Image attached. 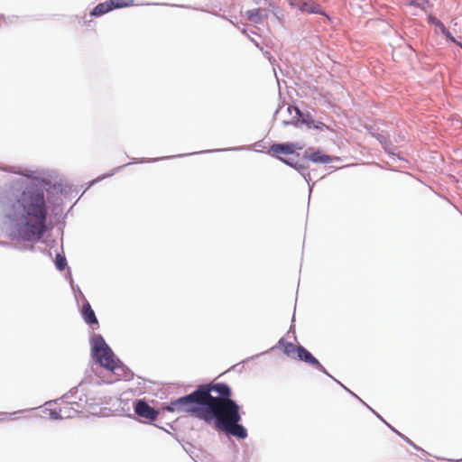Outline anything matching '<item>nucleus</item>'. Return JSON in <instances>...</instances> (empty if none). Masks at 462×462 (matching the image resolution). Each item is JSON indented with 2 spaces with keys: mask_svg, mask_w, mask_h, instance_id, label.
Listing matches in <instances>:
<instances>
[{
  "mask_svg": "<svg viewBox=\"0 0 462 462\" xmlns=\"http://www.w3.org/2000/svg\"><path fill=\"white\" fill-rule=\"evenodd\" d=\"M25 179L14 180L6 206V216L12 224V240L32 242L40 240L47 230L48 206L45 191L54 186L44 171L21 172Z\"/></svg>",
  "mask_w": 462,
  "mask_h": 462,
  "instance_id": "nucleus-1",
  "label": "nucleus"
},
{
  "mask_svg": "<svg viewBox=\"0 0 462 462\" xmlns=\"http://www.w3.org/2000/svg\"><path fill=\"white\" fill-rule=\"evenodd\" d=\"M91 356L97 363L113 372L119 379L129 381L134 378V373L119 359H114V353L100 334L90 337Z\"/></svg>",
  "mask_w": 462,
  "mask_h": 462,
  "instance_id": "nucleus-2",
  "label": "nucleus"
},
{
  "mask_svg": "<svg viewBox=\"0 0 462 462\" xmlns=\"http://www.w3.org/2000/svg\"><path fill=\"white\" fill-rule=\"evenodd\" d=\"M202 420L207 423L214 422L216 428L221 430L222 424H228L240 421V406L233 399L217 405L206 404L205 410L201 411Z\"/></svg>",
  "mask_w": 462,
  "mask_h": 462,
  "instance_id": "nucleus-3",
  "label": "nucleus"
},
{
  "mask_svg": "<svg viewBox=\"0 0 462 462\" xmlns=\"http://www.w3.org/2000/svg\"><path fill=\"white\" fill-rule=\"evenodd\" d=\"M200 392L201 390L198 387L192 393L171 401L168 405L163 407V410L170 412L186 411L202 420L201 411L205 410L206 404L202 402L203 400L200 397Z\"/></svg>",
  "mask_w": 462,
  "mask_h": 462,
  "instance_id": "nucleus-4",
  "label": "nucleus"
},
{
  "mask_svg": "<svg viewBox=\"0 0 462 462\" xmlns=\"http://www.w3.org/2000/svg\"><path fill=\"white\" fill-rule=\"evenodd\" d=\"M200 397L205 404L217 405L231 399V388L225 383H206L199 386Z\"/></svg>",
  "mask_w": 462,
  "mask_h": 462,
  "instance_id": "nucleus-5",
  "label": "nucleus"
},
{
  "mask_svg": "<svg viewBox=\"0 0 462 462\" xmlns=\"http://www.w3.org/2000/svg\"><path fill=\"white\" fill-rule=\"evenodd\" d=\"M287 111L291 115H292V113L294 112L295 116L292 117L291 121L283 120L282 125L284 126H287L289 125H293L295 126H299L300 125H305L308 129H316L319 131L323 130L324 128H328L324 123L315 120L310 113H302L297 106H289Z\"/></svg>",
  "mask_w": 462,
  "mask_h": 462,
  "instance_id": "nucleus-6",
  "label": "nucleus"
},
{
  "mask_svg": "<svg viewBox=\"0 0 462 462\" xmlns=\"http://www.w3.org/2000/svg\"><path fill=\"white\" fill-rule=\"evenodd\" d=\"M296 157L297 159L295 157L284 158L280 155H276V158L282 162L297 171L310 185V174L308 172L310 163L307 160V156L303 153V155L300 157V153H297Z\"/></svg>",
  "mask_w": 462,
  "mask_h": 462,
  "instance_id": "nucleus-7",
  "label": "nucleus"
},
{
  "mask_svg": "<svg viewBox=\"0 0 462 462\" xmlns=\"http://www.w3.org/2000/svg\"><path fill=\"white\" fill-rule=\"evenodd\" d=\"M134 411L136 415L151 424H152L159 415V411L149 405L144 399H138L134 402Z\"/></svg>",
  "mask_w": 462,
  "mask_h": 462,
  "instance_id": "nucleus-8",
  "label": "nucleus"
},
{
  "mask_svg": "<svg viewBox=\"0 0 462 462\" xmlns=\"http://www.w3.org/2000/svg\"><path fill=\"white\" fill-rule=\"evenodd\" d=\"M222 427L223 428L219 430L227 436H233L240 439H245L248 436L247 430L242 424H240V421L222 424Z\"/></svg>",
  "mask_w": 462,
  "mask_h": 462,
  "instance_id": "nucleus-9",
  "label": "nucleus"
},
{
  "mask_svg": "<svg viewBox=\"0 0 462 462\" xmlns=\"http://www.w3.org/2000/svg\"><path fill=\"white\" fill-rule=\"evenodd\" d=\"M304 154L307 156L308 162H312L314 163L327 164L338 160L337 157H331L328 154H324L319 150L312 151L311 148L307 149L304 152Z\"/></svg>",
  "mask_w": 462,
  "mask_h": 462,
  "instance_id": "nucleus-10",
  "label": "nucleus"
},
{
  "mask_svg": "<svg viewBox=\"0 0 462 462\" xmlns=\"http://www.w3.org/2000/svg\"><path fill=\"white\" fill-rule=\"evenodd\" d=\"M296 149H301V146H298L295 143H273L270 146L269 153L289 155L294 154Z\"/></svg>",
  "mask_w": 462,
  "mask_h": 462,
  "instance_id": "nucleus-11",
  "label": "nucleus"
},
{
  "mask_svg": "<svg viewBox=\"0 0 462 462\" xmlns=\"http://www.w3.org/2000/svg\"><path fill=\"white\" fill-rule=\"evenodd\" d=\"M81 315L84 319V321L89 325V326H98V320L97 319V316L94 312V310L91 308L90 303L85 300V302H83L82 310H81Z\"/></svg>",
  "mask_w": 462,
  "mask_h": 462,
  "instance_id": "nucleus-12",
  "label": "nucleus"
},
{
  "mask_svg": "<svg viewBox=\"0 0 462 462\" xmlns=\"http://www.w3.org/2000/svg\"><path fill=\"white\" fill-rule=\"evenodd\" d=\"M300 11L301 13H308V14H320L325 15L328 20H330L329 16L326 14L324 10L320 7L319 5L314 4L308 0H303V3L300 4Z\"/></svg>",
  "mask_w": 462,
  "mask_h": 462,
  "instance_id": "nucleus-13",
  "label": "nucleus"
},
{
  "mask_svg": "<svg viewBox=\"0 0 462 462\" xmlns=\"http://www.w3.org/2000/svg\"><path fill=\"white\" fill-rule=\"evenodd\" d=\"M245 15L251 23H262L265 19H267L268 13L265 9L256 8L246 11Z\"/></svg>",
  "mask_w": 462,
  "mask_h": 462,
  "instance_id": "nucleus-14",
  "label": "nucleus"
},
{
  "mask_svg": "<svg viewBox=\"0 0 462 462\" xmlns=\"http://www.w3.org/2000/svg\"><path fill=\"white\" fill-rule=\"evenodd\" d=\"M428 22H429V23L433 24V25L437 26L438 28H439L441 33L447 39L450 40L452 42L457 43L456 39L452 36L451 32L446 28V26L440 20H439L437 17H435L433 15H429Z\"/></svg>",
  "mask_w": 462,
  "mask_h": 462,
  "instance_id": "nucleus-15",
  "label": "nucleus"
},
{
  "mask_svg": "<svg viewBox=\"0 0 462 462\" xmlns=\"http://www.w3.org/2000/svg\"><path fill=\"white\" fill-rule=\"evenodd\" d=\"M373 136L375 137L376 140L379 141V143L382 144L384 151L388 152L389 153L393 154V151L395 149V147L393 145L388 135H386L383 133H374Z\"/></svg>",
  "mask_w": 462,
  "mask_h": 462,
  "instance_id": "nucleus-16",
  "label": "nucleus"
},
{
  "mask_svg": "<svg viewBox=\"0 0 462 462\" xmlns=\"http://www.w3.org/2000/svg\"><path fill=\"white\" fill-rule=\"evenodd\" d=\"M112 11L109 1H106L104 3H100L96 5L93 10L90 12L91 16H101L108 12Z\"/></svg>",
  "mask_w": 462,
  "mask_h": 462,
  "instance_id": "nucleus-17",
  "label": "nucleus"
},
{
  "mask_svg": "<svg viewBox=\"0 0 462 462\" xmlns=\"http://www.w3.org/2000/svg\"><path fill=\"white\" fill-rule=\"evenodd\" d=\"M296 352L298 359L304 363H307L309 360H310L311 356H313V355L302 346H298Z\"/></svg>",
  "mask_w": 462,
  "mask_h": 462,
  "instance_id": "nucleus-18",
  "label": "nucleus"
},
{
  "mask_svg": "<svg viewBox=\"0 0 462 462\" xmlns=\"http://www.w3.org/2000/svg\"><path fill=\"white\" fill-rule=\"evenodd\" d=\"M278 345L279 346L283 347V352L288 356L291 355L292 352H296V348L298 346L291 342H287L284 338H281L278 341Z\"/></svg>",
  "mask_w": 462,
  "mask_h": 462,
  "instance_id": "nucleus-19",
  "label": "nucleus"
},
{
  "mask_svg": "<svg viewBox=\"0 0 462 462\" xmlns=\"http://www.w3.org/2000/svg\"><path fill=\"white\" fill-rule=\"evenodd\" d=\"M133 3L134 0H109L111 10H114L116 8L127 7L132 5Z\"/></svg>",
  "mask_w": 462,
  "mask_h": 462,
  "instance_id": "nucleus-20",
  "label": "nucleus"
},
{
  "mask_svg": "<svg viewBox=\"0 0 462 462\" xmlns=\"http://www.w3.org/2000/svg\"><path fill=\"white\" fill-rule=\"evenodd\" d=\"M307 364L310 365L317 370L320 371L321 373L325 374L328 377H332L330 374L326 370V368L320 364V362L313 356H311L310 360L307 362Z\"/></svg>",
  "mask_w": 462,
  "mask_h": 462,
  "instance_id": "nucleus-21",
  "label": "nucleus"
},
{
  "mask_svg": "<svg viewBox=\"0 0 462 462\" xmlns=\"http://www.w3.org/2000/svg\"><path fill=\"white\" fill-rule=\"evenodd\" d=\"M60 411L62 419L72 418L78 413V411L70 407L68 403L60 407Z\"/></svg>",
  "mask_w": 462,
  "mask_h": 462,
  "instance_id": "nucleus-22",
  "label": "nucleus"
},
{
  "mask_svg": "<svg viewBox=\"0 0 462 462\" xmlns=\"http://www.w3.org/2000/svg\"><path fill=\"white\" fill-rule=\"evenodd\" d=\"M55 266L59 271H63L67 266L66 257L60 254L55 256Z\"/></svg>",
  "mask_w": 462,
  "mask_h": 462,
  "instance_id": "nucleus-23",
  "label": "nucleus"
},
{
  "mask_svg": "<svg viewBox=\"0 0 462 462\" xmlns=\"http://www.w3.org/2000/svg\"><path fill=\"white\" fill-rule=\"evenodd\" d=\"M428 0H409V5L425 10Z\"/></svg>",
  "mask_w": 462,
  "mask_h": 462,
  "instance_id": "nucleus-24",
  "label": "nucleus"
},
{
  "mask_svg": "<svg viewBox=\"0 0 462 462\" xmlns=\"http://www.w3.org/2000/svg\"><path fill=\"white\" fill-rule=\"evenodd\" d=\"M0 245L6 247V248H14V249H18V250H25L26 249L25 246H20L17 245H14V244H12L10 242H6V241H0Z\"/></svg>",
  "mask_w": 462,
  "mask_h": 462,
  "instance_id": "nucleus-25",
  "label": "nucleus"
},
{
  "mask_svg": "<svg viewBox=\"0 0 462 462\" xmlns=\"http://www.w3.org/2000/svg\"><path fill=\"white\" fill-rule=\"evenodd\" d=\"M51 418L54 420H62L60 408L51 410Z\"/></svg>",
  "mask_w": 462,
  "mask_h": 462,
  "instance_id": "nucleus-26",
  "label": "nucleus"
},
{
  "mask_svg": "<svg viewBox=\"0 0 462 462\" xmlns=\"http://www.w3.org/2000/svg\"><path fill=\"white\" fill-rule=\"evenodd\" d=\"M243 149H244V147L239 146V147L227 148V149L208 150V151H205L204 152H222V151H240Z\"/></svg>",
  "mask_w": 462,
  "mask_h": 462,
  "instance_id": "nucleus-27",
  "label": "nucleus"
},
{
  "mask_svg": "<svg viewBox=\"0 0 462 462\" xmlns=\"http://www.w3.org/2000/svg\"><path fill=\"white\" fill-rule=\"evenodd\" d=\"M129 164H130V163H126V164H124L123 166H119V167H117L116 170H113V171H111L110 172L104 174V175H103L102 177H100L99 179H105V178H106V177H110V176L114 175L116 172L119 171L122 168H124V167H125V166H127V165H129Z\"/></svg>",
  "mask_w": 462,
  "mask_h": 462,
  "instance_id": "nucleus-28",
  "label": "nucleus"
},
{
  "mask_svg": "<svg viewBox=\"0 0 462 462\" xmlns=\"http://www.w3.org/2000/svg\"><path fill=\"white\" fill-rule=\"evenodd\" d=\"M302 3H303V0H291L290 5L293 8H297L298 10H300V4H302Z\"/></svg>",
  "mask_w": 462,
  "mask_h": 462,
  "instance_id": "nucleus-29",
  "label": "nucleus"
},
{
  "mask_svg": "<svg viewBox=\"0 0 462 462\" xmlns=\"http://www.w3.org/2000/svg\"><path fill=\"white\" fill-rule=\"evenodd\" d=\"M172 156H170V157H162V158H154V159H141L140 161H138L137 162H157L159 160H163V159H168V158H171Z\"/></svg>",
  "mask_w": 462,
  "mask_h": 462,
  "instance_id": "nucleus-30",
  "label": "nucleus"
},
{
  "mask_svg": "<svg viewBox=\"0 0 462 462\" xmlns=\"http://www.w3.org/2000/svg\"><path fill=\"white\" fill-rule=\"evenodd\" d=\"M404 440L411 445L412 448H414L417 450H422L420 447H418L415 443H413L409 438H404Z\"/></svg>",
  "mask_w": 462,
  "mask_h": 462,
  "instance_id": "nucleus-31",
  "label": "nucleus"
},
{
  "mask_svg": "<svg viewBox=\"0 0 462 462\" xmlns=\"http://www.w3.org/2000/svg\"><path fill=\"white\" fill-rule=\"evenodd\" d=\"M378 419H380L381 420H383L384 423L386 422L381 416L380 414H378L375 411H374L370 406H368L367 404L365 405Z\"/></svg>",
  "mask_w": 462,
  "mask_h": 462,
  "instance_id": "nucleus-32",
  "label": "nucleus"
},
{
  "mask_svg": "<svg viewBox=\"0 0 462 462\" xmlns=\"http://www.w3.org/2000/svg\"><path fill=\"white\" fill-rule=\"evenodd\" d=\"M334 381H336L339 385H341L347 393H350L351 390H349L347 387H346L342 383L335 379L333 376L331 377Z\"/></svg>",
  "mask_w": 462,
  "mask_h": 462,
  "instance_id": "nucleus-33",
  "label": "nucleus"
},
{
  "mask_svg": "<svg viewBox=\"0 0 462 462\" xmlns=\"http://www.w3.org/2000/svg\"><path fill=\"white\" fill-rule=\"evenodd\" d=\"M334 381H336L339 385H341L347 393H350L351 390H349L347 387H346L342 383L335 379L333 376L331 377Z\"/></svg>",
  "mask_w": 462,
  "mask_h": 462,
  "instance_id": "nucleus-34",
  "label": "nucleus"
},
{
  "mask_svg": "<svg viewBox=\"0 0 462 462\" xmlns=\"http://www.w3.org/2000/svg\"><path fill=\"white\" fill-rule=\"evenodd\" d=\"M334 381H336L339 385H341L347 393H350L351 390H349L347 387H346L342 383L335 379L333 376L331 377Z\"/></svg>",
  "mask_w": 462,
  "mask_h": 462,
  "instance_id": "nucleus-35",
  "label": "nucleus"
},
{
  "mask_svg": "<svg viewBox=\"0 0 462 462\" xmlns=\"http://www.w3.org/2000/svg\"><path fill=\"white\" fill-rule=\"evenodd\" d=\"M187 446L183 445V448L184 449L187 451V452H191V448H193L192 445L190 443H186Z\"/></svg>",
  "mask_w": 462,
  "mask_h": 462,
  "instance_id": "nucleus-36",
  "label": "nucleus"
},
{
  "mask_svg": "<svg viewBox=\"0 0 462 462\" xmlns=\"http://www.w3.org/2000/svg\"><path fill=\"white\" fill-rule=\"evenodd\" d=\"M352 396L356 397L359 402H361L364 405H366V403L359 398L356 393H354L352 391L349 393Z\"/></svg>",
  "mask_w": 462,
  "mask_h": 462,
  "instance_id": "nucleus-37",
  "label": "nucleus"
},
{
  "mask_svg": "<svg viewBox=\"0 0 462 462\" xmlns=\"http://www.w3.org/2000/svg\"><path fill=\"white\" fill-rule=\"evenodd\" d=\"M77 292H78V295H79L81 297V299L85 301L86 298L79 287H77Z\"/></svg>",
  "mask_w": 462,
  "mask_h": 462,
  "instance_id": "nucleus-38",
  "label": "nucleus"
},
{
  "mask_svg": "<svg viewBox=\"0 0 462 462\" xmlns=\"http://www.w3.org/2000/svg\"><path fill=\"white\" fill-rule=\"evenodd\" d=\"M31 171V170H27V169H26V170H24V171H14V173H18V174H20V175H21V172H26V171ZM22 176L23 177V179H25V178H26V177H24L23 174H22Z\"/></svg>",
  "mask_w": 462,
  "mask_h": 462,
  "instance_id": "nucleus-39",
  "label": "nucleus"
},
{
  "mask_svg": "<svg viewBox=\"0 0 462 462\" xmlns=\"http://www.w3.org/2000/svg\"><path fill=\"white\" fill-rule=\"evenodd\" d=\"M385 424L391 429V430H393V432L397 433L398 430H395V428H393V426H391L390 424H388L387 422H385Z\"/></svg>",
  "mask_w": 462,
  "mask_h": 462,
  "instance_id": "nucleus-40",
  "label": "nucleus"
},
{
  "mask_svg": "<svg viewBox=\"0 0 462 462\" xmlns=\"http://www.w3.org/2000/svg\"><path fill=\"white\" fill-rule=\"evenodd\" d=\"M398 436H400L403 440H404V438H406V436H404L403 434H402L401 432H397L396 433Z\"/></svg>",
  "mask_w": 462,
  "mask_h": 462,
  "instance_id": "nucleus-41",
  "label": "nucleus"
},
{
  "mask_svg": "<svg viewBox=\"0 0 462 462\" xmlns=\"http://www.w3.org/2000/svg\"><path fill=\"white\" fill-rule=\"evenodd\" d=\"M160 429H162L163 431H166L167 433L171 434L169 430H167L166 429L162 428V427H160Z\"/></svg>",
  "mask_w": 462,
  "mask_h": 462,
  "instance_id": "nucleus-42",
  "label": "nucleus"
},
{
  "mask_svg": "<svg viewBox=\"0 0 462 462\" xmlns=\"http://www.w3.org/2000/svg\"><path fill=\"white\" fill-rule=\"evenodd\" d=\"M278 113H279V108H278V109H276V111L274 112L273 116L275 117V116H276V115H277Z\"/></svg>",
  "mask_w": 462,
  "mask_h": 462,
  "instance_id": "nucleus-43",
  "label": "nucleus"
},
{
  "mask_svg": "<svg viewBox=\"0 0 462 462\" xmlns=\"http://www.w3.org/2000/svg\"><path fill=\"white\" fill-rule=\"evenodd\" d=\"M71 289H73V291H74V292H75V296L77 297V292H76V291H75V289H74V286H73V285L71 286Z\"/></svg>",
  "mask_w": 462,
  "mask_h": 462,
  "instance_id": "nucleus-44",
  "label": "nucleus"
},
{
  "mask_svg": "<svg viewBox=\"0 0 462 462\" xmlns=\"http://www.w3.org/2000/svg\"><path fill=\"white\" fill-rule=\"evenodd\" d=\"M12 168L13 167H11L9 170H6V171H9V172H12L13 171Z\"/></svg>",
  "mask_w": 462,
  "mask_h": 462,
  "instance_id": "nucleus-45",
  "label": "nucleus"
},
{
  "mask_svg": "<svg viewBox=\"0 0 462 462\" xmlns=\"http://www.w3.org/2000/svg\"><path fill=\"white\" fill-rule=\"evenodd\" d=\"M169 426L171 429H172V430L174 429L172 424H169Z\"/></svg>",
  "mask_w": 462,
  "mask_h": 462,
  "instance_id": "nucleus-46",
  "label": "nucleus"
},
{
  "mask_svg": "<svg viewBox=\"0 0 462 462\" xmlns=\"http://www.w3.org/2000/svg\"><path fill=\"white\" fill-rule=\"evenodd\" d=\"M457 44H458V45L462 48V44H461V43H458V42H457Z\"/></svg>",
  "mask_w": 462,
  "mask_h": 462,
  "instance_id": "nucleus-47",
  "label": "nucleus"
}]
</instances>
